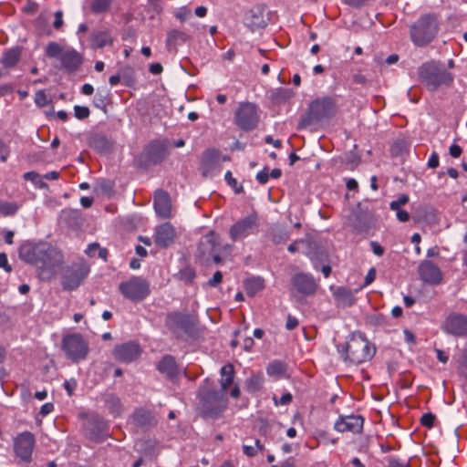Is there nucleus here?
Masks as SVG:
<instances>
[{
  "label": "nucleus",
  "mask_w": 467,
  "mask_h": 467,
  "mask_svg": "<svg viewBox=\"0 0 467 467\" xmlns=\"http://www.w3.org/2000/svg\"><path fill=\"white\" fill-rule=\"evenodd\" d=\"M337 349L345 362L354 365L370 360L376 353L375 347L360 332L352 333L345 345H337Z\"/></svg>",
  "instance_id": "f257e3e1"
},
{
  "label": "nucleus",
  "mask_w": 467,
  "mask_h": 467,
  "mask_svg": "<svg viewBox=\"0 0 467 467\" xmlns=\"http://www.w3.org/2000/svg\"><path fill=\"white\" fill-rule=\"evenodd\" d=\"M410 39L417 47H425L438 36L440 30L439 16L435 13L420 15L410 26Z\"/></svg>",
  "instance_id": "f03ea898"
},
{
  "label": "nucleus",
  "mask_w": 467,
  "mask_h": 467,
  "mask_svg": "<svg viewBox=\"0 0 467 467\" xmlns=\"http://www.w3.org/2000/svg\"><path fill=\"white\" fill-rule=\"evenodd\" d=\"M64 263L62 253L56 247L45 244L36 263L37 275L42 281H50L56 276Z\"/></svg>",
  "instance_id": "7ed1b4c3"
},
{
  "label": "nucleus",
  "mask_w": 467,
  "mask_h": 467,
  "mask_svg": "<svg viewBox=\"0 0 467 467\" xmlns=\"http://www.w3.org/2000/svg\"><path fill=\"white\" fill-rule=\"evenodd\" d=\"M418 74L420 80L431 91L442 85L449 86L453 81L452 75L436 61L422 64L418 69Z\"/></svg>",
  "instance_id": "20e7f679"
},
{
  "label": "nucleus",
  "mask_w": 467,
  "mask_h": 467,
  "mask_svg": "<svg viewBox=\"0 0 467 467\" xmlns=\"http://www.w3.org/2000/svg\"><path fill=\"white\" fill-rule=\"evenodd\" d=\"M198 398L204 418L217 419L226 409L228 403L226 394L220 389H200Z\"/></svg>",
  "instance_id": "39448f33"
},
{
  "label": "nucleus",
  "mask_w": 467,
  "mask_h": 467,
  "mask_svg": "<svg viewBox=\"0 0 467 467\" xmlns=\"http://www.w3.org/2000/svg\"><path fill=\"white\" fill-rule=\"evenodd\" d=\"M336 111L335 101L330 97L317 99L309 105L307 112L297 124V130L306 129L324 119L331 118Z\"/></svg>",
  "instance_id": "423d86ee"
},
{
  "label": "nucleus",
  "mask_w": 467,
  "mask_h": 467,
  "mask_svg": "<svg viewBox=\"0 0 467 467\" xmlns=\"http://www.w3.org/2000/svg\"><path fill=\"white\" fill-rule=\"evenodd\" d=\"M165 325L177 338L194 337L197 335L196 320L189 314L169 313L166 317Z\"/></svg>",
  "instance_id": "0eeeda50"
},
{
  "label": "nucleus",
  "mask_w": 467,
  "mask_h": 467,
  "mask_svg": "<svg viewBox=\"0 0 467 467\" xmlns=\"http://www.w3.org/2000/svg\"><path fill=\"white\" fill-rule=\"evenodd\" d=\"M45 52L47 57L58 59L62 67L69 73L77 71L83 63V57L77 50H64L57 42H49Z\"/></svg>",
  "instance_id": "6e6552de"
},
{
  "label": "nucleus",
  "mask_w": 467,
  "mask_h": 467,
  "mask_svg": "<svg viewBox=\"0 0 467 467\" xmlns=\"http://www.w3.org/2000/svg\"><path fill=\"white\" fill-rule=\"evenodd\" d=\"M232 245L229 244H222L221 237L214 231H210L207 234L203 235L198 243L195 256L202 263H209L211 256L217 252H225L231 250Z\"/></svg>",
  "instance_id": "1a4fd4ad"
},
{
  "label": "nucleus",
  "mask_w": 467,
  "mask_h": 467,
  "mask_svg": "<svg viewBox=\"0 0 467 467\" xmlns=\"http://www.w3.org/2000/svg\"><path fill=\"white\" fill-rule=\"evenodd\" d=\"M61 348L66 357L73 363L84 360L88 353V344L78 333H71L63 337Z\"/></svg>",
  "instance_id": "9d476101"
},
{
  "label": "nucleus",
  "mask_w": 467,
  "mask_h": 467,
  "mask_svg": "<svg viewBox=\"0 0 467 467\" xmlns=\"http://www.w3.org/2000/svg\"><path fill=\"white\" fill-rule=\"evenodd\" d=\"M259 122L257 107L251 102H242L234 112V123L244 131L254 130Z\"/></svg>",
  "instance_id": "9b49d317"
},
{
  "label": "nucleus",
  "mask_w": 467,
  "mask_h": 467,
  "mask_svg": "<svg viewBox=\"0 0 467 467\" xmlns=\"http://www.w3.org/2000/svg\"><path fill=\"white\" fill-rule=\"evenodd\" d=\"M119 292L130 301L143 300L150 292L149 283L142 277L133 276L119 285Z\"/></svg>",
  "instance_id": "f8f14e48"
},
{
  "label": "nucleus",
  "mask_w": 467,
  "mask_h": 467,
  "mask_svg": "<svg viewBox=\"0 0 467 467\" xmlns=\"http://www.w3.org/2000/svg\"><path fill=\"white\" fill-rule=\"evenodd\" d=\"M89 265L79 261L68 266L62 277V287L64 290L72 291L77 289L89 274Z\"/></svg>",
  "instance_id": "ddd939ff"
},
{
  "label": "nucleus",
  "mask_w": 467,
  "mask_h": 467,
  "mask_svg": "<svg viewBox=\"0 0 467 467\" xmlns=\"http://www.w3.org/2000/svg\"><path fill=\"white\" fill-rule=\"evenodd\" d=\"M258 227V215L253 213L234 223L230 228L229 234L233 242H237L257 233Z\"/></svg>",
  "instance_id": "4468645a"
},
{
  "label": "nucleus",
  "mask_w": 467,
  "mask_h": 467,
  "mask_svg": "<svg viewBox=\"0 0 467 467\" xmlns=\"http://www.w3.org/2000/svg\"><path fill=\"white\" fill-rule=\"evenodd\" d=\"M84 434L92 441L102 442L109 436V425L102 417L92 414L84 423Z\"/></svg>",
  "instance_id": "2eb2a0df"
},
{
  "label": "nucleus",
  "mask_w": 467,
  "mask_h": 467,
  "mask_svg": "<svg viewBox=\"0 0 467 467\" xmlns=\"http://www.w3.org/2000/svg\"><path fill=\"white\" fill-rule=\"evenodd\" d=\"M169 155L168 142L152 140L144 149L140 155V161L146 166L156 165L164 161Z\"/></svg>",
  "instance_id": "dca6fc26"
},
{
  "label": "nucleus",
  "mask_w": 467,
  "mask_h": 467,
  "mask_svg": "<svg viewBox=\"0 0 467 467\" xmlns=\"http://www.w3.org/2000/svg\"><path fill=\"white\" fill-rule=\"evenodd\" d=\"M35 444V436L30 431H24L18 434L14 441V451L16 455L25 462H31Z\"/></svg>",
  "instance_id": "f3484780"
},
{
  "label": "nucleus",
  "mask_w": 467,
  "mask_h": 467,
  "mask_svg": "<svg viewBox=\"0 0 467 467\" xmlns=\"http://www.w3.org/2000/svg\"><path fill=\"white\" fill-rule=\"evenodd\" d=\"M292 293H297L304 296H312L317 289V283L312 275L306 273H296L290 280Z\"/></svg>",
  "instance_id": "a211bd4d"
},
{
  "label": "nucleus",
  "mask_w": 467,
  "mask_h": 467,
  "mask_svg": "<svg viewBox=\"0 0 467 467\" xmlns=\"http://www.w3.org/2000/svg\"><path fill=\"white\" fill-rule=\"evenodd\" d=\"M442 330L451 336L463 337L467 336V317L462 314L449 315L442 324Z\"/></svg>",
  "instance_id": "6ab92c4d"
},
{
  "label": "nucleus",
  "mask_w": 467,
  "mask_h": 467,
  "mask_svg": "<svg viewBox=\"0 0 467 467\" xmlns=\"http://www.w3.org/2000/svg\"><path fill=\"white\" fill-rule=\"evenodd\" d=\"M141 348L136 342L130 341L117 345L113 349V356L116 360L122 363H130L141 355Z\"/></svg>",
  "instance_id": "aec40b11"
},
{
  "label": "nucleus",
  "mask_w": 467,
  "mask_h": 467,
  "mask_svg": "<svg viewBox=\"0 0 467 467\" xmlns=\"http://www.w3.org/2000/svg\"><path fill=\"white\" fill-rule=\"evenodd\" d=\"M364 419L360 415L339 416L335 422V430L339 432L349 431L352 433H359L363 429Z\"/></svg>",
  "instance_id": "412c9836"
},
{
  "label": "nucleus",
  "mask_w": 467,
  "mask_h": 467,
  "mask_svg": "<svg viewBox=\"0 0 467 467\" xmlns=\"http://www.w3.org/2000/svg\"><path fill=\"white\" fill-rule=\"evenodd\" d=\"M420 279L431 285H439L442 280V274L438 265L429 260L422 261L419 265Z\"/></svg>",
  "instance_id": "4be33fe9"
},
{
  "label": "nucleus",
  "mask_w": 467,
  "mask_h": 467,
  "mask_svg": "<svg viewBox=\"0 0 467 467\" xmlns=\"http://www.w3.org/2000/svg\"><path fill=\"white\" fill-rule=\"evenodd\" d=\"M351 223L358 233H365L373 223V214L368 209H363L358 203V210L352 215Z\"/></svg>",
  "instance_id": "5701e85b"
},
{
  "label": "nucleus",
  "mask_w": 467,
  "mask_h": 467,
  "mask_svg": "<svg viewBox=\"0 0 467 467\" xmlns=\"http://www.w3.org/2000/svg\"><path fill=\"white\" fill-rule=\"evenodd\" d=\"M154 209L158 216L169 218L171 214V202L167 192L159 189L154 192Z\"/></svg>",
  "instance_id": "b1692460"
},
{
  "label": "nucleus",
  "mask_w": 467,
  "mask_h": 467,
  "mask_svg": "<svg viewBox=\"0 0 467 467\" xmlns=\"http://www.w3.org/2000/svg\"><path fill=\"white\" fill-rule=\"evenodd\" d=\"M43 247H45V243L33 244L31 242H26L21 244L19 248V258L27 264L36 265Z\"/></svg>",
  "instance_id": "393cba45"
},
{
  "label": "nucleus",
  "mask_w": 467,
  "mask_h": 467,
  "mask_svg": "<svg viewBox=\"0 0 467 467\" xmlns=\"http://www.w3.org/2000/svg\"><path fill=\"white\" fill-rule=\"evenodd\" d=\"M265 8L263 5H256L249 10L245 15V25L251 28L252 31L256 29L265 28L267 22L265 18Z\"/></svg>",
  "instance_id": "a878e982"
},
{
  "label": "nucleus",
  "mask_w": 467,
  "mask_h": 467,
  "mask_svg": "<svg viewBox=\"0 0 467 467\" xmlns=\"http://www.w3.org/2000/svg\"><path fill=\"white\" fill-rule=\"evenodd\" d=\"M175 240V229L170 223H165L156 229L155 244L161 247L166 248L173 244Z\"/></svg>",
  "instance_id": "bb28decb"
},
{
  "label": "nucleus",
  "mask_w": 467,
  "mask_h": 467,
  "mask_svg": "<svg viewBox=\"0 0 467 467\" xmlns=\"http://www.w3.org/2000/svg\"><path fill=\"white\" fill-rule=\"evenodd\" d=\"M88 145L99 153L112 150L113 141L102 133H93L88 138Z\"/></svg>",
  "instance_id": "cd10ccee"
},
{
  "label": "nucleus",
  "mask_w": 467,
  "mask_h": 467,
  "mask_svg": "<svg viewBox=\"0 0 467 467\" xmlns=\"http://www.w3.org/2000/svg\"><path fill=\"white\" fill-rule=\"evenodd\" d=\"M134 423L140 428L148 429L156 425L157 420L150 410L137 409L132 414Z\"/></svg>",
  "instance_id": "c85d7f7f"
},
{
  "label": "nucleus",
  "mask_w": 467,
  "mask_h": 467,
  "mask_svg": "<svg viewBox=\"0 0 467 467\" xmlns=\"http://www.w3.org/2000/svg\"><path fill=\"white\" fill-rule=\"evenodd\" d=\"M157 368L169 379L176 378L179 373L175 358L171 355L164 356L158 363Z\"/></svg>",
  "instance_id": "c756f323"
},
{
  "label": "nucleus",
  "mask_w": 467,
  "mask_h": 467,
  "mask_svg": "<svg viewBox=\"0 0 467 467\" xmlns=\"http://www.w3.org/2000/svg\"><path fill=\"white\" fill-rule=\"evenodd\" d=\"M91 47L93 48H103L108 45H111L113 39L109 30L94 31L90 36Z\"/></svg>",
  "instance_id": "7c9ffc66"
},
{
  "label": "nucleus",
  "mask_w": 467,
  "mask_h": 467,
  "mask_svg": "<svg viewBox=\"0 0 467 467\" xmlns=\"http://www.w3.org/2000/svg\"><path fill=\"white\" fill-rule=\"evenodd\" d=\"M234 377V366L230 363L224 365L221 368V379H220L221 389L220 390H223V393H225L227 389L233 384Z\"/></svg>",
  "instance_id": "2f4dec72"
},
{
  "label": "nucleus",
  "mask_w": 467,
  "mask_h": 467,
  "mask_svg": "<svg viewBox=\"0 0 467 467\" xmlns=\"http://www.w3.org/2000/svg\"><path fill=\"white\" fill-rule=\"evenodd\" d=\"M189 40L190 36L186 33L173 29L168 32L166 46L169 49H171V47H175L177 45L186 43Z\"/></svg>",
  "instance_id": "473e14b6"
},
{
  "label": "nucleus",
  "mask_w": 467,
  "mask_h": 467,
  "mask_svg": "<svg viewBox=\"0 0 467 467\" xmlns=\"http://www.w3.org/2000/svg\"><path fill=\"white\" fill-rule=\"evenodd\" d=\"M265 286V281L262 277H252L244 282L245 292L249 296H254Z\"/></svg>",
  "instance_id": "72a5a7b5"
},
{
  "label": "nucleus",
  "mask_w": 467,
  "mask_h": 467,
  "mask_svg": "<svg viewBox=\"0 0 467 467\" xmlns=\"http://www.w3.org/2000/svg\"><path fill=\"white\" fill-rule=\"evenodd\" d=\"M264 383V377L262 374H253L244 382L245 390L249 393H255L259 391Z\"/></svg>",
  "instance_id": "f704fd0d"
},
{
  "label": "nucleus",
  "mask_w": 467,
  "mask_h": 467,
  "mask_svg": "<svg viewBox=\"0 0 467 467\" xmlns=\"http://www.w3.org/2000/svg\"><path fill=\"white\" fill-rule=\"evenodd\" d=\"M218 159V152L215 150H207L202 156V166L203 173L206 174V171L212 170L215 165Z\"/></svg>",
  "instance_id": "c9c22d12"
},
{
  "label": "nucleus",
  "mask_w": 467,
  "mask_h": 467,
  "mask_svg": "<svg viewBox=\"0 0 467 467\" xmlns=\"http://www.w3.org/2000/svg\"><path fill=\"white\" fill-rule=\"evenodd\" d=\"M20 50L18 48H13L5 51L1 58V63L5 67H14L19 60Z\"/></svg>",
  "instance_id": "e433bc0d"
},
{
  "label": "nucleus",
  "mask_w": 467,
  "mask_h": 467,
  "mask_svg": "<svg viewBox=\"0 0 467 467\" xmlns=\"http://www.w3.org/2000/svg\"><path fill=\"white\" fill-rule=\"evenodd\" d=\"M270 240L275 244H280L285 243L290 238L289 233L278 227L272 228L268 234Z\"/></svg>",
  "instance_id": "4c0bfd02"
},
{
  "label": "nucleus",
  "mask_w": 467,
  "mask_h": 467,
  "mask_svg": "<svg viewBox=\"0 0 467 467\" xmlns=\"http://www.w3.org/2000/svg\"><path fill=\"white\" fill-rule=\"evenodd\" d=\"M23 178L26 181H30L36 187L39 189H48V184L43 181L44 176H41L36 171H27L24 173Z\"/></svg>",
  "instance_id": "58836bf2"
},
{
  "label": "nucleus",
  "mask_w": 467,
  "mask_h": 467,
  "mask_svg": "<svg viewBox=\"0 0 467 467\" xmlns=\"http://www.w3.org/2000/svg\"><path fill=\"white\" fill-rule=\"evenodd\" d=\"M114 0H93L90 5L91 12L95 15L108 12Z\"/></svg>",
  "instance_id": "ea45409f"
},
{
  "label": "nucleus",
  "mask_w": 467,
  "mask_h": 467,
  "mask_svg": "<svg viewBox=\"0 0 467 467\" xmlns=\"http://www.w3.org/2000/svg\"><path fill=\"white\" fill-rule=\"evenodd\" d=\"M105 404L109 410L113 414H119L121 410V403L119 399L114 394H107L105 397Z\"/></svg>",
  "instance_id": "a19ab883"
},
{
  "label": "nucleus",
  "mask_w": 467,
  "mask_h": 467,
  "mask_svg": "<svg viewBox=\"0 0 467 467\" xmlns=\"http://www.w3.org/2000/svg\"><path fill=\"white\" fill-rule=\"evenodd\" d=\"M19 206L16 202H1L0 214L4 216L14 215L18 211Z\"/></svg>",
  "instance_id": "79ce46f5"
},
{
  "label": "nucleus",
  "mask_w": 467,
  "mask_h": 467,
  "mask_svg": "<svg viewBox=\"0 0 467 467\" xmlns=\"http://www.w3.org/2000/svg\"><path fill=\"white\" fill-rule=\"evenodd\" d=\"M179 278L186 284H191L194 280L196 274L193 268L185 267L179 272Z\"/></svg>",
  "instance_id": "37998d69"
},
{
  "label": "nucleus",
  "mask_w": 467,
  "mask_h": 467,
  "mask_svg": "<svg viewBox=\"0 0 467 467\" xmlns=\"http://www.w3.org/2000/svg\"><path fill=\"white\" fill-rule=\"evenodd\" d=\"M334 295L337 298L344 300L347 306H350L352 304V294L347 288L338 287Z\"/></svg>",
  "instance_id": "c03bdc74"
},
{
  "label": "nucleus",
  "mask_w": 467,
  "mask_h": 467,
  "mask_svg": "<svg viewBox=\"0 0 467 467\" xmlns=\"http://www.w3.org/2000/svg\"><path fill=\"white\" fill-rule=\"evenodd\" d=\"M285 372V366L280 361H274L267 367V373L270 376H280Z\"/></svg>",
  "instance_id": "a18cd8bd"
},
{
  "label": "nucleus",
  "mask_w": 467,
  "mask_h": 467,
  "mask_svg": "<svg viewBox=\"0 0 467 467\" xmlns=\"http://www.w3.org/2000/svg\"><path fill=\"white\" fill-rule=\"evenodd\" d=\"M50 100L48 99L45 90H38L35 94V103L40 107L43 108L47 106Z\"/></svg>",
  "instance_id": "49530a36"
},
{
  "label": "nucleus",
  "mask_w": 467,
  "mask_h": 467,
  "mask_svg": "<svg viewBox=\"0 0 467 467\" xmlns=\"http://www.w3.org/2000/svg\"><path fill=\"white\" fill-rule=\"evenodd\" d=\"M119 74L121 78L126 81L128 86L134 82L133 69L130 67L121 68L119 70Z\"/></svg>",
  "instance_id": "de8ad7c7"
},
{
  "label": "nucleus",
  "mask_w": 467,
  "mask_h": 467,
  "mask_svg": "<svg viewBox=\"0 0 467 467\" xmlns=\"http://www.w3.org/2000/svg\"><path fill=\"white\" fill-rule=\"evenodd\" d=\"M108 93L98 91L94 97V105L99 109H104L107 106Z\"/></svg>",
  "instance_id": "09e8293b"
},
{
  "label": "nucleus",
  "mask_w": 467,
  "mask_h": 467,
  "mask_svg": "<svg viewBox=\"0 0 467 467\" xmlns=\"http://www.w3.org/2000/svg\"><path fill=\"white\" fill-rule=\"evenodd\" d=\"M75 117L78 119H85L88 118L90 111L88 107L85 106H75L74 107Z\"/></svg>",
  "instance_id": "8fccbe9b"
},
{
  "label": "nucleus",
  "mask_w": 467,
  "mask_h": 467,
  "mask_svg": "<svg viewBox=\"0 0 467 467\" xmlns=\"http://www.w3.org/2000/svg\"><path fill=\"white\" fill-rule=\"evenodd\" d=\"M435 419H436V417L433 413H431V412L424 413L420 418V423L422 426H424L428 429H431L434 425Z\"/></svg>",
  "instance_id": "3c124183"
},
{
  "label": "nucleus",
  "mask_w": 467,
  "mask_h": 467,
  "mask_svg": "<svg viewBox=\"0 0 467 467\" xmlns=\"http://www.w3.org/2000/svg\"><path fill=\"white\" fill-rule=\"evenodd\" d=\"M459 372L467 379V348L462 350Z\"/></svg>",
  "instance_id": "603ef678"
},
{
  "label": "nucleus",
  "mask_w": 467,
  "mask_h": 467,
  "mask_svg": "<svg viewBox=\"0 0 467 467\" xmlns=\"http://www.w3.org/2000/svg\"><path fill=\"white\" fill-rule=\"evenodd\" d=\"M409 202V196L407 194H400L397 200L392 201L389 203L390 210H398L401 205L406 204Z\"/></svg>",
  "instance_id": "864d4df0"
},
{
  "label": "nucleus",
  "mask_w": 467,
  "mask_h": 467,
  "mask_svg": "<svg viewBox=\"0 0 467 467\" xmlns=\"http://www.w3.org/2000/svg\"><path fill=\"white\" fill-rule=\"evenodd\" d=\"M98 187L102 193L110 194L113 192V184L109 181L102 180L99 182Z\"/></svg>",
  "instance_id": "5fc2aeb1"
},
{
  "label": "nucleus",
  "mask_w": 467,
  "mask_h": 467,
  "mask_svg": "<svg viewBox=\"0 0 467 467\" xmlns=\"http://www.w3.org/2000/svg\"><path fill=\"white\" fill-rule=\"evenodd\" d=\"M293 96V92L289 89H280L275 94V99L285 101Z\"/></svg>",
  "instance_id": "6e6d98bb"
},
{
  "label": "nucleus",
  "mask_w": 467,
  "mask_h": 467,
  "mask_svg": "<svg viewBox=\"0 0 467 467\" xmlns=\"http://www.w3.org/2000/svg\"><path fill=\"white\" fill-rule=\"evenodd\" d=\"M223 280V274L221 271H216L213 277L208 281V285L211 287L217 286Z\"/></svg>",
  "instance_id": "4d7b16f0"
},
{
  "label": "nucleus",
  "mask_w": 467,
  "mask_h": 467,
  "mask_svg": "<svg viewBox=\"0 0 467 467\" xmlns=\"http://www.w3.org/2000/svg\"><path fill=\"white\" fill-rule=\"evenodd\" d=\"M268 179H269V172H268L267 167H265L262 171H260L256 174V180L261 184H265L268 182Z\"/></svg>",
  "instance_id": "13d9d810"
},
{
  "label": "nucleus",
  "mask_w": 467,
  "mask_h": 467,
  "mask_svg": "<svg viewBox=\"0 0 467 467\" xmlns=\"http://www.w3.org/2000/svg\"><path fill=\"white\" fill-rule=\"evenodd\" d=\"M77 381L74 379L70 380H66L63 384L64 389L67 390L68 396H72L75 389L77 388Z\"/></svg>",
  "instance_id": "bf43d9fd"
},
{
  "label": "nucleus",
  "mask_w": 467,
  "mask_h": 467,
  "mask_svg": "<svg viewBox=\"0 0 467 467\" xmlns=\"http://www.w3.org/2000/svg\"><path fill=\"white\" fill-rule=\"evenodd\" d=\"M0 267L5 272L10 273L12 266L8 264L7 255L5 253L0 252Z\"/></svg>",
  "instance_id": "052dcab7"
},
{
  "label": "nucleus",
  "mask_w": 467,
  "mask_h": 467,
  "mask_svg": "<svg viewBox=\"0 0 467 467\" xmlns=\"http://www.w3.org/2000/svg\"><path fill=\"white\" fill-rule=\"evenodd\" d=\"M388 465L387 467H410L408 463L400 462L399 459L394 457H389L387 459Z\"/></svg>",
  "instance_id": "680f3d73"
},
{
  "label": "nucleus",
  "mask_w": 467,
  "mask_h": 467,
  "mask_svg": "<svg viewBox=\"0 0 467 467\" xmlns=\"http://www.w3.org/2000/svg\"><path fill=\"white\" fill-rule=\"evenodd\" d=\"M63 24V12L61 10H57L55 13V21L53 23V26L55 29H60Z\"/></svg>",
  "instance_id": "e2e57ef3"
},
{
  "label": "nucleus",
  "mask_w": 467,
  "mask_h": 467,
  "mask_svg": "<svg viewBox=\"0 0 467 467\" xmlns=\"http://www.w3.org/2000/svg\"><path fill=\"white\" fill-rule=\"evenodd\" d=\"M292 395L289 392H286L282 395L279 400H276L275 398H274L275 405H287L292 401Z\"/></svg>",
  "instance_id": "0e129e2a"
},
{
  "label": "nucleus",
  "mask_w": 467,
  "mask_h": 467,
  "mask_svg": "<svg viewBox=\"0 0 467 467\" xmlns=\"http://www.w3.org/2000/svg\"><path fill=\"white\" fill-rule=\"evenodd\" d=\"M8 154H9L8 147L0 139V160L3 162H5L7 161Z\"/></svg>",
  "instance_id": "69168bd1"
},
{
  "label": "nucleus",
  "mask_w": 467,
  "mask_h": 467,
  "mask_svg": "<svg viewBox=\"0 0 467 467\" xmlns=\"http://www.w3.org/2000/svg\"><path fill=\"white\" fill-rule=\"evenodd\" d=\"M439 154L436 151H433L431 157L429 158L428 167L434 169L439 166Z\"/></svg>",
  "instance_id": "338daca9"
},
{
  "label": "nucleus",
  "mask_w": 467,
  "mask_h": 467,
  "mask_svg": "<svg viewBox=\"0 0 467 467\" xmlns=\"http://www.w3.org/2000/svg\"><path fill=\"white\" fill-rule=\"evenodd\" d=\"M396 212L397 218L400 222L406 223L410 220V214L405 210L398 208V210H394Z\"/></svg>",
  "instance_id": "774afa93"
}]
</instances>
